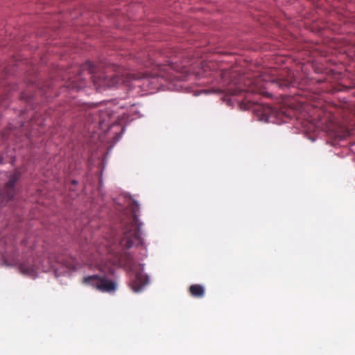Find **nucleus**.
<instances>
[{"label":"nucleus","mask_w":355,"mask_h":355,"mask_svg":"<svg viewBox=\"0 0 355 355\" xmlns=\"http://www.w3.org/2000/svg\"><path fill=\"white\" fill-rule=\"evenodd\" d=\"M112 69V67H109L106 69L105 72H101L99 71V68H97L91 62L87 61L79 69V74L77 78L73 81V85H68L67 87H71L73 89L74 88L78 90L83 87V83L78 84L76 83V82L77 80H79L80 82L83 81V73L86 71H87V74L92 78L94 85H96L97 88L115 87L121 84L128 83L133 80H139L140 79H144L147 82L150 81L148 76L143 75L141 76L138 74L128 72H124L121 74L118 72L117 73L107 75L108 72L111 71Z\"/></svg>","instance_id":"f257e3e1"},{"label":"nucleus","mask_w":355,"mask_h":355,"mask_svg":"<svg viewBox=\"0 0 355 355\" xmlns=\"http://www.w3.org/2000/svg\"><path fill=\"white\" fill-rule=\"evenodd\" d=\"M123 237L120 239V245L125 249H130L133 246L143 244V239L140 235V229L138 218L136 215L132 214L121 221Z\"/></svg>","instance_id":"f03ea898"},{"label":"nucleus","mask_w":355,"mask_h":355,"mask_svg":"<svg viewBox=\"0 0 355 355\" xmlns=\"http://www.w3.org/2000/svg\"><path fill=\"white\" fill-rule=\"evenodd\" d=\"M116 262H119L134 273L135 276L130 284L133 291L139 292L148 284V277L144 272V266L137 263L130 253L125 252L118 261H114L112 264L115 265Z\"/></svg>","instance_id":"7ed1b4c3"},{"label":"nucleus","mask_w":355,"mask_h":355,"mask_svg":"<svg viewBox=\"0 0 355 355\" xmlns=\"http://www.w3.org/2000/svg\"><path fill=\"white\" fill-rule=\"evenodd\" d=\"M83 282L103 293L113 292L116 288V284L114 281L107 279L105 276L94 275L85 277Z\"/></svg>","instance_id":"20e7f679"},{"label":"nucleus","mask_w":355,"mask_h":355,"mask_svg":"<svg viewBox=\"0 0 355 355\" xmlns=\"http://www.w3.org/2000/svg\"><path fill=\"white\" fill-rule=\"evenodd\" d=\"M20 173L18 171H14L10 174L9 180L6 182L4 187L0 192V205L3 203V201L6 202L10 200L15 195V183L18 181L20 178Z\"/></svg>","instance_id":"39448f33"},{"label":"nucleus","mask_w":355,"mask_h":355,"mask_svg":"<svg viewBox=\"0 0 355 355\" xmlns=\"http://www.w3.org/2000/svg\"><path fill=\"white\" fill-rule=\"evenodd\" d=\"M270 81L279 88H286L294 86L295 76L292 71L286 69L282 71L278 77L272 78Z\"/></svg>","instance_id":"423d86ee"},{"label":"nucleus","mask_w":355,"mask_h":355,"mask_svg":"<svg viewBox=\"0 0 355 355\" xmlns=\"http://www.w3.org/2000/svg\"><path fill=\"white\" fill-rule=\"evenodd\" d=\"M259 120L265 122H275L276 111L270 106L265 105H257L254 108Z\"/></svg>","instance_id":"0eeeda50"},{"label":"nucleus","mask_w":355,"mask_h":355,"mask_svg":"<svg viewBox=\"0 0 355 355\" xmlns=\"http://www.w3.org/2000/svg\"><path fill=\"white\" fill-rule=\"evenodd\" d=\"M227 92L230 95H235V96L236 95H239L243 92H245V91L250 92H252V93L259 92H260V89H257V88H253V87H249L247 89H241L240 87V86L237 85L236 83H232V82L229 83V85L227 86Z\"/></svg>","instance_id":"6e6552de"},{"label":"nucleus","mask_w":355,"mask_h":355,"mask_svg":"<svg viewBox=\"0 0 355 355\" xmlns=\"http://www.w3.org/2000/svg\"><path fill=\"white\" fill-rule=\"evenodd\" d=\"M189 291L194 297H202L205 294L204 287L200 284H193L190 286Z\"/></svg>","instance_id":"1a4fd4ad"},{"label":"nucleus","mask_w":355,"mask_h":355,"mask_svg":"<svg viewBox=\"0 0 355 355\" xmlns=\"http://www.w3.org/2000/svg\"><path fill=\"white\" fill-rule=\"evenodd\" d=\"M21 270L24 273H26L27 275H32L35 272V268H33V266L26 267L24 264H22L21 266Z\"/></svg>","instance_id":"9d476101"},{"label":"nucleus","mask_w":355,"mask_h":355,"mask_svg":"<svg viewBox=\"0 0 355 355\" xmlns=\"http://www.w3.org/2000/svg\"><path fill=\"white\" fill-rule=\"evenodd\" d=\"M112 248L108 249V248H106V249H103V247H99V248H98V253H99L100 254H101V255L104 254L105 251H107V252H109V253H110V252H111V251H112Z\"/></svg>","instance_id":"9b49d317"},{"label":"nucleus","mask_w":355,"mask_h":355,"mask_svg":"<svg viewBox=\"0 0 355 355\" xmlns=\"http://www.w3.org/2000/svg\"><path fill=\"white\" fill-rule=\"evenodd\" d=\"M77 181L76 180H72L71 182V186L69 187V191H74V187L76 184H77Z\"/></svg>","instance_id":"f8f14e48"},{"label":"nucleus","mask_w":355,"mask_h":355,"mask_svg":"<svg viewBox=\"0 0 355 355\" xmlns=\"http://www.w3.org/2000/svg\"><path fill=\"white\" fill-rule=\"evenodd\" d=\"M225 76H226V73H224L223 77L224 78Z\"/></svg>","instance_id":"ddd939ff"}]
</instances>
